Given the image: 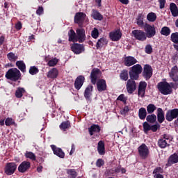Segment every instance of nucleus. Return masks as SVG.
Instances as JSON below:
<instances>
[{"label":"nucleus","mask_w":178,"mask_h":178,"mask_svg":"<svg viewBox=\"0 0 178 178\" xmlns=\"http://www.w3.org/2000/svg\"><path fill=\"white\" fill-rule=\"evenodd\" d=\"M42 12H44V9L42 7H39L36 11L37 15H42Z\"/></svg>","instance_id":"nucleus-61"},{"label":"nucleus","mask_w":178,"mask_h":178,"mask_svg":"<svg viewBox=\"0 0 178 178\" xmlns=\"http://www.w3.org/2000/svg\"><path fill=\"white\" fill-rule=\"evenodd\" d=\"M110 38L113 41H119L122 38V33L120 30L111 32L109 34Z\"/></svg>","instance_id":"nucleus-15"},{"label":"nucleus","mask_w":178,"mask_h":178,"mask_svg":"<svg viewBox=\"0 0 178 178\" xmlns=\"http://www.w3.org/2000/svg\"><path fill=\"white\" fill-rule=\"evenodd\" d=\"M157 119L159 123H163V120H165V114L163 113V110L161 108L157 109Z\"/></svg>","instance_id":"nucleus-26"},{"label":"nucleus","mask_w":178,"mask_h":178,"mask_svg":"<svg viewBox=\"0 0 178 178\" xmlns=\"http://www.w3.org/2000/svg\"><path fill=\"white\" fill-rule=\"evenodd\" d=\"M76 149V147H74V145H72V149H71V151L70 152V155H72L73 154V152H74V150Z\"/></svg>","instance_id":"nucleus-63"},{"label":"nucleus","mask_w":178,"mask_h":178,"mask_svg":"<svg viewBox=\"0 0 178 178\" xmlns=\"http://www.w3.org/2000/svg\"><path fill=\"white\" fill-rule=\"evenodd\" d=\"M155 111H156V106H155L154 104H150L147 106V113H154Z\"/></svg>","instance_id":"nucleus-41"},{"label":"nucleus","mask_w":178,"mask_h":178,"mask_svg":"<svg viewBox=\"0 0 178 178\" xmlns=\"http://www.w3.org/2000/svg\"><path fill=\"white\" fill-rule=\"evenodd\" d=\"M171 41L175 42V44H178V33H174L171 35Z\"/></svg>","instance_id":"nucleus-47"},{"label":"nucleus","mask_w":178,"mask_h":178,"mask_svg":"<svg viewBox=\"0 0 178 178\" xmlns=\"http://www.w3.org/2000/svg\"><path fill=\"white\" fill-rule=\"evenodd\" d=\"M29 73L30 74H32V76H34V74H37L38 73V68L36 67H31L29 69Z\"/></svg>","instance_id":"nucleus-50"},{"label":"nucleus","mask_w":178,"mask_h":178,"mask_svg":"<svg viewBox=\"0 0 178 178\" xmlns=\"http://www.w3.org/2000/svg\"><path fill=\"white\" fill-rule=\"evenodd\" d=\"M132 34L136 40H138V41H145V40H147L145 32L141 30H134L132 31Z\"/></svg>","instance_id":"nucleus-5"},{"label":"nucleus","mask_w":178,"mask_h":178,"mask_svg":"<svg viewBox=\"0 0 178 178\" xmlns=\"http://www.w3.org/2000/svg\"><path fill=\"white\" fill-rule=\"evenodd\" d=\"M68 35H69V41H72V42H77L78 41L77 35H76V32H74L73 29H71L69 31Z\"/></svg>","instance_id":"nucleus-28"},{"label":"nucleus","mask_w":178,"mask_h":178,"mask_svg":"<svg viewBox=\"0 0 178 178\" xmlns=\"http://www.w3.org/2000/svg\"><path fill=\"white\" fill-rule=\"evenodd\" d=\"M58 60L56 58H54L51 60H49L48 62V65L50 67L56 66V65L58 63Z\"/></svg>","instance_id":"nucleus-48"},{"label":"nucleus","mask_w":178,"mask_h":178,"mask_svg":"<svg viewBox=\"0 0 178 178\" xmlns=\"http://www.w3.org/2000/svg\"><path fill=\"white\" fill-rule=\"evenodd\" d=\"M58 74V69L52 68L47 72V77L48 79H56Z\"/></svg>","instance_id":"nucleus-22"},{"label":"nucleus","mask_w":178,"mask_h":178,"mask_svg":"<svg viewBox=\"0 0 178 178\" xmlns=\"http://www.w3.org/2000/svg\"><path fill=\"white\" fill-rule=\"evenodd\" d=\"M88 131L90 136H93L97 133H99V131H101V128L97 124H93L88 129Z\"/></svg>","instance_id":"nucleus-25"},{"label":"nucleus","mask_w":178,"mask_h":178,"mask_svg":"<svg viewBox=\"0 0 178 178\" xmlns=\"http://www.w3.org/2000/svg\"><path fill=\"white\" fill-rule=\"evenodd\" d=\"M99 76H101V71L98 69H93L90 74L91 81L92 84L97 83V79H98Z\"/></svg>","instance_id":"nucleus-11"},{"label":"nucleus","mask_w":178,"mask_h":178,"mask_svg":"<svg viewBox=\"0 0 178 178\" xmlns=\"http://www.w3.org/2000/svg\"><path fill=\"white\" fill-rule=\"evenodd\" d=\"M162 35H169L170 34V29H169L168 26H164L161 29V31Z\"/></svg>","instance_id":"nucleus-43"},{"label":"nucleus","mask_w":178,"mask_h":178,"mask_svg":"<svg viewBox=\"0 0 178 178\" xmlns=\"http://www.w3.org/2000/svg\"><path fill=\"white\" fill-rule=\"evenodd\" d=\"M154 177L155 178H163V175H162L161 174H156V175H154Z\"/></svg>","instance_id":"nucleus-64"},{"label":"nucleus","mask_w":178,"mask_h":178,"mask_svg":"<svg viewBox=\"0 0 178 178\" xmlns=\"http://www.w3.org/2000/svg\"><path fill=\"white\" fill-rule=\"evenodd\" d=\"M16 169H17V165L15 163H8L4 169V173L8 175V176H11L13 175L15 172H16Z\"/></svg>","instance_id":"nucleus-4"},{"label":"nucleus","mask_w":178,"mask_h":178,"mask_svg":"<svg viewBox=\"0 0 178 178\" xmlns=\"http://www.w3.org/2000/svg\"><path fill=\"white\" fill-rule=\"evenodd\" d=\"M168 141H169V139L166 138L165 136L163 139H160L158 142L160 148H166L168 146Z\"/></svg>","instance_id":"nucleus-29"},{"label":"nucleus","mask_w":178,"mask_h":178,"mask_svg":"<svg viewBox=\"0 0 178 178\" xmlns=\"http://www.w3.org/2000/svg\"><path fill=\"white\" fill-rule=\"evenodd\" d=\"M124 63L125 66H133V65L137 63V60L133 56H127L124 58Z\"/></svg>","instance_id":"nucleus-17"},{"label":"nucleus","mask_w":178,"mask_h":178,"mask_svg":"<svg viewBox=\"0 0 178 178\" xmlns=\"http://www.w3.org/2000/svg\"><path fill=\"white\" fill-rule=\"evenodd\" d=\"M126 87L128 94H133L137 90V83H136L134 80L129 79L127 82Z\"/></svg>","instance_id":"nucleus-6"},{"label":"nucleus","mask_w":178,"mask_h":178,"mask_svg":"<svg viewBox=\"0 0 178 178\" xmlns=\"http://www.w3.org/2000/svg\"><path fill=\"white\" fill-rule=\"evenodd\" d=\"M31 166V163L29 161H23L19 166L18 170L21 173H24V172H27L30 167Z\"/></svg>","instance_id":"nucleus-10"},{"label":"nucleus","mask_w":178,"mask_h":178,"mask_svg":"<svg viewBox=\"0 0 178 178\" xmlns=\"http://www.w3.org/2000/svg\"><path fill=\"white\" fill-rule=\"evenodd\" d=\"M91 92H92V86H88L85 90L84 97L88 99L91 97Z\"/></svg>","instance_id":"nucleus-34"},{"label":"nucleus","mask_w":178,"mask_h":178,"mask_svg":"<svg viewBox=\"0 0 178 178\" xmlns=\"http://www.w3.org/2000/svg\"><path fill=\"white\" fill-rule=\"evenodd\" d=\"M132 72H134L135 73H138V74H141V72H143V67H141L140 65L136 64L134 65L131 67V70Z\"/></svg>","instance_id":"nucleus-33"},{"label":"nucleus","mask_w":178,"mask_h":178,"mask_svg":"<svg viewBox=\"0 0 178 178\" xmlns=\"http://www.w3.org/2000/svg\"><path fill=\"white\" fill-rule=\"evenodd\" d=\"M91 35L92 38H98V36L99 35V32L98 31V29L97 28L93 29Z\"/></svg>","instance_id":"nucleus-49"},{"label":"nucleus","mask_w":178,"mask_h":178,"mask_svg":"<svg viewBox=\"0 0 178 178\" xmlns=\"http://www.w3.org/2000/svg\"><path fill=\"white\" fill-rule=\"evenodd\" d=\"M151 76H152V67L148 65H145L143 76L145 79H151Z\"/></svg>","instance_id":"nucleus-18"},{"label":"nucleus","mask_w":178,"mask_h":178,"mask_svg":"<svg viewBox=\"0 0 178 178\" xmlns=\"http://www.w3.org/2000/svg\"><path fill=\"white\" fill-rule=\"evenodd\" d=\"M15 122H13V120L10 118H8L6 119L5 124L6 126H11V124H13Z\"/></svg>","instance_id":"nucleus-53"},{"label":"nucleus","mask_w":178,"mask_h":178,"mask_svg":"<svg viewBox=\"0 0 178 178\" xmlns=\"http://www.w3.org/2000/svg\"><path fill=\"white\" fill-rule=\"evenodd\" d=\"M76 37L79 42H84L86 41V31L83 29H77Z\"/></svg>","instance_id":"nucleus-14"},{"label":"nucleus","mask_w":178,"mask_h":178,"mask_svg":"<svg viewBox=\"0 0 178 178\" xmlns=\"http://www.w3.org/2000/svg\"><path fill=\"white\" fill-rule=\"evenodd\" d=\"M138 152L142 159H147V157L149 156V149L148 146L144 143L138 147Z\"/></svg>","instance_id":"nucleus-3"},{"label":"nucleus","mask_w":178,"mask_h":178,"mask_svg":"<svg viewBox=\"0 0 178 178\" xmlns=\"http://www.w3.org/2000/svg\"><path fill=\"white\" fill-rule=\"evenodd\" d=\"M16 66L18 67V69H19V70H21V72H23V73L26 72V64H24V62L22 60L17 61Z\"/></svg>","instance_id":"nucleus-32"},{"label":"nucleus","mask_w":178,"mask_h":178,"mask_svg":"<svg viewBox=\"0 0 178 178\" xmlns=\"http://www.w3.org/2000/svg\"><path fill=\"white\" fill-rule=\"evenodd\" d=\"M70 127V122L69 121L63 122L60 125V129L61 130H64V131Z\"/></svg>","instance_id":"nucleus-44"},{"label":"nucleus","mask_w":178,"mask_h":178,"mask_svg":"<svg viewBox=\"0 0 178 178\" xmlns=\"http://www.w3.org/2000/svg\"><path fill=\"white\" fill-rule=\"evenodd\" d=\"M146 120L149 123H154V122L156 120V115H155V114L147 115L146 118Z\"/></svg>","instance_id":"nucleus-45"},{"label":"nucleus","mask_w":178,"mask_h":178,"mask_svg":"<svg viewBox=\"0 0 178 178\" xmlns=\"http://www.w3.org/2000/svg\"><path fill=\"white\" fill-rule=\"evenodd\" d=\"M129 111V106H125L120 112L122 115H126V113H127Z\"/></svg>","instance_id":"nucleus-60"},{"label":"nucleus","mask_w":178,"mask_h":178,"mask_svg":"<svg viewBox=\"0 0 178 178\" xmlns=\"http://www.w3.org/2000/svg\"><path fill=\"white\" fill-rule=\"evenodd\" d=\"M91 16L95 19V20H101L102 19V15L95 10H92Z\"/></svg>","instance_id":"nucleus-35"},{"label":"nucleus","mask_w":178,"mask_h":178,"mask_svg":"<svg viewBox=\"0 0 178 178\" xmlns=\"http://www.w3.org/2000/svg\"><path fill=\"white\" fill-rule=\"evenodd\" d=\"M25 156H26V158H28L29 159H31V161H35V159H37L35 154L34 153H33L32 152H26Z\"/></svg>","instance_id":"nucleus-40"},{"label":"nucleus","mask_w":178,"mask_h":178,"mask_svg":"<svg viewBox=\"0 0 178 178\" xmlns=\"http://www.w3.org/2000/svg\"><path fill=\"white\" fill-rule=\"evenodd\" d=\"M87 18V15L83 13H76L74 16V22L81 26L84 22V19Z\"/></svg>","instance_id":"nucleus-9"},{"label":"nucleus","mask_w":178,"mask_h":178,"mask_svg":"<svg viewBox=\"0 0 178 178\" xmlns=\"http://www.w3.org/2000/svg\"><path fill=\"white\" fill-rule=\"evenodd\" d=\"M154 175H159V173H162V168L160 167L156 168L154 171H153Z\"/></svg>","instance_id":"nucleus-58"},{"label":"nucleus","mask_w":178,"mask_h":178,"mask_svg":"<svg viewBox=\"0 0 178 178\" xmlns=\"http://www.w3.org/2000/svg\"><path fill=\"white\" fill-rule=\"evenodd\" d=\"M108 44V40L105 38H101L97 42L96 47L97 49L99 48H102V47H105V45Z\"/></svg>","instance_id":"nucleus-31"},{"label":"nucleus","mask_w":178,"mask_h":178,"mask_svg":"<svg viewBox=\"0 0 178 178\" xmlns=\"http://www.w3.org/2000/svg\"><path fill=\"white\" fill-rule=\"evenodd\" d=\"M143 129L145 130V133H147V131H149V130H151V125H149V124H148L147 122H144Z\"/></svg>","instance_id":"nucleus-51"},{"label":"nucleus","mask_w":178,"mask_h":178,"mask_svg":"<svg viewBox=\"0 0 178 178\" xmlns=\"http://www.w3.org/2000/svg\"><path fill=\"white\" fill-rule=\"evenodd\" d=\"M7 56L9 60H10L11 62H15L17 60V56L13 53H9Z\"/></svg>","instance_id":"nucleus-46"},{"label":"nucleus","mask_w":178,"mask_h":178,"mask_svg":"<svg viewBox=\"0 0 178 178\" xmlns=\"http://www.w3.org/2000/svg\"><path fill=\"white\" fill-rule=\"evenodd\" d=\"M178 163V154L175 153L174 154H172L169 157L167 166H170L174 163Z\"/></svg>","instance_id":"nucleus-21"},{"label":"nucleus","mask_w":178,"mask_h":178,"mask_svg":"<svg viewBox=\"0 0 178 178\" xmlns=\"http://www.w3.org/2000/svg\"><path fill=\"white\" fill-rule=\"evenodd\" d=\"M147 88V82L140 81L138 87V95L139 97H144L145 94V89Z\"/></svg>","instance_id":"nucleus-19"},{"label":"nucleus","mask_w":178,"mask_h":178,"mask_svg":"<svg viewBox=\"0 0 178 178\" xmlns=\"http://www.w3.org/2000/svg\"><path fill=\"white\" fill-rule=\"evenodd\" d=\"M170 12H171L172 16H174V17H176L178 16L177 6H176V4L175 3H171L170 4Z\"/></svg>","instance_id":"nucleus-27"},{"label":"nucleus","mask_w":178,"mask_h":178,"mask_svg":"<svg viewBox=\"0 0 178 178\" xmlns=\"http://www.w3.org/2000/svg\"><path fill=\"white\" fill-rule=\"evenodd\" d=\"M97 151L99 155H105V143L100 140L97 144Z\"/></svg>","instance_id":"nucleus-24"},{"label":"nucleus","mask_w":178,"mask_h":178,"mask_svg":"<svg viewBox=\"0 0 178 178\" xmlns=\"http://www.w3.org/2000/svg\"><path fill=\"white\" fill-rule=\"evenodd\" d=\"M84 80H86V79L81 75L76 78L74 82V87L76 90H80L81 87H83V84H84Z\"/></svg>","instance_id":"nucleus-16"},{"label":"nucleus","mask_w":178,"mask_h":178,"mask_svg":"<svg viewBox=\"0 0 178 178\" xmlns=\"http://www.w3.org/2000/svg\"><path fill=\"white\" fill-rule=\"evenodd\" d=\"M129 76L131 79L129 80H138V77H140V74L131 70L129 72Z\"/></svg>","instance_id":"nucleus-39"},{"label":"nucleus","mask_w":178,"mask_h":178,"mask_svg":"<svg viewBox=\"0 0 178 178\" xmlns=\"http://www.w3.org/2000/svg\"><path fill=\"white\" fill-rule=\"evenodd\" d=\"M20 71L17 68L10 69L6 74V79L16 81L20 79Z\"/></svg>","instance_id":"nucleus-1"},{"label":"nucleus","mask_w":178,"mask_h":178,"mask_svg":"<svg viewBox=\"0 0 178 178\" xmlns=\"http://www.w3.org/2000/svg\"><path fill=\"white\" fill-rule=\"evenodd\" d=\"M137 24L138 26H143L144 24V21H143V17L139 16L137 19Z\"/></svg>","instance_id":"nucleus-56"},{"label":"nucleus","mask_w":178,"mask_h":178,"mask_svg":"<svg viewBox=\"0 0 178 178\" xmlns=\"http://www.w3.org/2000/svg\"><path fill=\"white\" fill-rule=\"evenodd\" d=\"M51 149H53L54 154L59 158H65V153L62 151V149L56 147V146L51 145Z\"/></svg>","instance_id":"nucleus-20"},{"label":"nucleus","mask_w":178,"mask_h":178,"mask_svg":"<svg viewBox=\"0 0 178 178\" xmlns=\"http://www.w3.org/2000/svg\"><path fill=\"white\" fill-rule=\"evenodd\" d=\"M120 79H122V80H124V81L129 80V73L127 72V70L122 71L120 74Z\"/></svg>","instance_id":"nucleus-42"},{"label":"nucleus","mask_w":178,"mask_h":178,"mask_svg":"<svg viewBox=\"0 0 178 178\" xmlns=\"http://www.w3.org/2000/svg\"><path fill=\"white\" fill-rule=\"evenodd\" d=\"M96 165L98 168H101V166H103L104 165V160L102 159H98L97 161Z\"/></svg>","instance_id":"nucleus-59"},{"label":"nucleus","mask_w":178,"mask_h":178,"mask_svg":"<svg viewBox=\"0 0 178 178\" xmlns=\"http://www.w3.org/2000/svg\"><path fill=\"white\" fill-rule=\"evenodd\" d=\"M118 101H122V102H124V104H126V101H127V97H124V94L120 95L118 98Z\"/></svg>","instance_id":"nucleus-52"},{"label":"nucleus","mask_w":178,"mask_h":178,"mask_svg":"<svg viewBox=\"0 0 178 178\" xmlns=\"http://www.w3.org/2000/svg\"><path fill=\"white\" fill-rule=\"evenodd\" d=\"M170 79L173 80L175 83H178V67L177 66H174L169 73Z\"/></svg>","instance_id":"nucleus-12"},{"label":"nucleus","mask_w":178,"mask_h":178,"mask_svg":"<svg viewBox=\"0 0 178 178\" xmlns=\"http://www.w3.org/2000/svg\"><path fill=\"white\" fill-rule=\"evenodd\" d=\"M144 30L146 32V35L148 38H151L155 35V26L146 24L144 26Z\"/></svg>","instance_id":"nucleus-8"},{"label":"nucleus","mask_w":178,"mask_h":178,"mask_svg":"<svg viewBox=\"0 0 178 178\" xmlns=\"http://www.w3.org/2000/svg\"><path fill=\"white\" fill-rule=\"evenodd\" d=\"M160 9H163L165 8V3H166V0H159Z\"/></svg>","instance_id":"nucleus-57"},{"label":"nucleus","mask_w":178,"mask_h":178,"mask_svg":"<svg viewBox=\"0 0 178 178\" xmlns=\"http://www.w3.org/2000/svg\"><path fill=\"white\" fill-rule=\"evenodd\" d=\"M138 116L141 120H144L147 118V110L145 108H140L138 111Z\"/></svg>","instance_id":"nucleus-30"},{"label":"nucleus","mask_w":178,"mask_h":178,"mask_svg":"<svg viewBox=\"0 0 178 178\" xmlns=\"http://www.w3.org/2000/svg\"><path fill=\"white\" fill-rule=\"evenodd\" d=\"M15 29L17 30H21L22 29V22H18L15 25Z\"/></svg>","instance_id":"nucleus-62"},{"label":"nucleus","mask_w":178,"mask_h":178,"mask_svg":"<svg viewBox=\"0 0 178 178\" xmlns=\"http://www.w3.org/2000/svg\"><path fill=\"white\" fill-rule=\"evenodd\" d=\"M178 116V108L169 110L166 113L165 119L168 122H172L173 119H176Z\"/></svg>","instance_id":"nucleus-7"},{"label":"nucleus","mask_w":178,"mask_h":178,"mask_svg":"<svg viewBox=\"0 0 178 178\" xmlns=\"http://www.w3.org/2000/svg\"><path fill=\"white\" fill-rule=\"evenodd\" d=\"M97 86L98 91H105L106 90V81L104 79H99L97 83Z\"/></svg>","instance_id":"nucleus-23"},{"label":"nucleus","mask_w":178,"mask_h":178,"mask_svg":"<svg viewBox=\"0 0 178 178\" xmlns=\"http://www.w3.org/2000/svg\"><path fill=\"white\" fill-rule=\"evenodd\" d=\"M67 173L69 178H76L77 176V172L74 169L67 170Z\"/></svg>","instance_id":"nucleus-37"},{"label":"nucleus","mask_w":178,"mask_h":178,"mask_svg":"<svg viewBox=\"0 0 178 178\" xmlns=\"http://www.w3.org/2000/svg\"><path fill=\"white\" fill-rule=\"evenodd\" d=\"M71 49L76 55H79L81 54V52H84V46L80 44H74L71 47Z\"/></svg>","instance_id":"nucleus-13"},{"label":"nucleus","mask_w":178,"mask_h":178,"mask_svg":"<svg viewBox=\"0 0 178 178\" xmlns=\"http://www.w3.org/2000/svg\"><path fill=\"white\" fill-rule=\"evenodd\" d=\"M145 52L146 54H152V47L151 44H147L145 47Z\"/></svg>","instance_id":"nucleus-55"},{"label":"nucleus","mask_w":178,"mask_h":178,"mask_svg":"<svg viewBox=\"0 0 178 178\" xmlns=\"http://www.w3.org/2000/svg\"><path fill=\"white\" fill-rule=\"evenodd\" d=\"M158 88L163 95L172 94V86L168 82H160L158 84Z\"/></svg>","instance_id":"nucleus-2"},{"label":"nucleus","mask_w":178,"mask_h":178,"mask_svg":"<svg viewBox=\"0 0 178 178\" xmlns=\"http://www.w3.org/2000/svg\"><path fill=\"white\" fill-rule=\"evenodd\" d=\"M148 22H154L156 20V14L154 13H149L147 16Z\"/></svg>","instance_id":"nucleus-38"},{"label":"nucleus","mask_w":178,"mask_h":178,"mask_svg":"<svg viewBox=\"0 0 178 178\" xmlns=\"http://www.w3.org/2000/svg\"><path fill=\"white\" fill-rule=\"evenodd\" d=\"M161 125H159V124H156L154 125L151 126L150 130H152V131H156L158 130V129H160Z\"/></svg>","instance_id":"nucleus-54"},{"label":"nucleus","mask_w":178,"mask_h":178,"mask_svg":"<svg viewBox=\"0 0 178 178\" xmlns=\"http://www.w3.org/2000/svg\"><path fill=\"white\" fill-rule=\"evenodd\" d=\"M24 92H26V90H24V88H18L15 92V97H17V98H22Z\"/></svg>","instance_id":"nucleus-36"}]
</instances>
